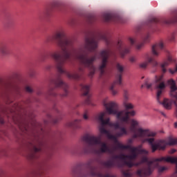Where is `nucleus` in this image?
Here are the masks:
<instances>
[{"label": "nucleus", "instance_id": "f257e3e1", "mask_svg": "<svg viewBox=\"0 0 177 177\" xmlns=\"http://www.w3.org/2000/svg\"><path fill=\"white\" fill-rule=\"evenodd\" d=\"M104 41L106 44L107 48L102 50L100 53V56L102 59L101 66L99 67L100 71V78H102L106 72L104 68L109 63V58L110 56L116 57L118 53L120 55V57H124L125 55L131 50V47L127 46L121 40L117 43L107 38L106 35L100 32H95L89 31L86 35L85 44L83 48H76L74 47V40L71 37H67L66 32L63 30H58L56 33L47 37L46 42H52L56 41V44L61 50H57L51 53V57L55 62V66L58 74L55 79L50 82L48 91L47 95L48 96H57L55 89L56 88H62L64 93L61 95L62 97H65L68 95V85L62 80V74H65L69 80H75V81H80L82 74H84V69L82 67H79L78 72H75L73 74L63 69V66L66 63L73 62L74 59L79 60L80 64L88 68L90 71L88 73L89 78H93L96 73V68L93 63L97 59V53L89 56V53L95 52L97 49V44L99 41Z\"/></svg>", "mask_w": 177, "mask_h": 177}, {"label": "nucleus", "instance_id": "f03ea898", "mask_svg": "<svg viewBox=\"0 0 177 177\" xmlns=\"http://www.w3.org/2000/svg\"><path fill=\"white\" fill-rule=\"evenodd\" d=\"M104 115H106V113L102 112L97 115V120L101 123V127H100V136H85L83 137V142H85L88 147H86L83 149V153L88 154L89 153H92L94 150L95 146H100L99 149L95 150L96 154H102L104 153H109V154H114V151H115V148L110 149L106 142H102V135H106V138L107 134L104 133H102L100 129L104 128L105 131H107L104 127L108 125V127H111V128H114V129H119L118 131L115 133V138H122V136H125L128 135V129L127 127L124 126H120L118 122H110V118H107L104 120Z\"/></svg>", "mask_w": 177, "mask_h": 177}, {"label": "nucleus", "instance_id": "7ed1b4c3", "mask_svg": "<svg viewBox=\"0 0 177 177\" xmlns=\"http://www.w3.org/2000/svg\"><path fill=\"white\" fill-rule=\"evenodd\" d=\"M109 99L105 98L103 100V104L105 107L106 114L109 115H116L117 120L120 122H124L128 124L129 121V117H134L136 115V112L133 110L135 106L131 102L126 101L124 102L123 106L127 111H118V104L115 102H108ZM132 110V111H128Z\"/></svg>", "mask_w": 177, "mask_h": 177}, {"label": "nucleus", "instance_id": "20e7f679", "mask_svg": "<svg viewBox=\"0 0 177 177\" xmlns=\"http://www.w3.org/2000/svg\"><path fill=\"white\" fill-rule=\"evenodd\" d=\"M161 161H166V162L176 164L175 176H177V158H172L171 156H168L167 158L162 157L153 158L151 161H149L147 157L142 158L141 160V164H143V162H146L147 167L137 170L136 175L139 177L150 176V175L153 174L154 168H157V167H158V162Z\"/></svg>", "mask_w": 177, "mask_h": 177}, {"label": "nucleus", "instance_id": "39448f33", "mask_svg": "<svg viewBox=\"0 0 177 177\" xmlns=\"http://www.w3.org/2000/svg\"><path fill=\"white\" fill-rule=\"evenodd\" d=\"M93 159H89L86 163L83 164V167L86 168L84 169L77 167L73 169L72 175L74 177H115L114 175L110 174H103L97 171V167L93 166Z\"/></svg>", "mask_w": 177, "mask_h": 177}, {"label": "nucleus", "instance_id": "423d86ee", "mask_svg": "<svg viewBox=\"0 0 177 177\" xmlns=\"http://www.w3.org/2000/svg\"><path fill=\"white\" fill-rule=\"evenodd\" d=\"M101 133H105L108 137V139L110 140H113L114 143H115L118 149H121L122 150H131V154L129 155L130 157V160H136L138 158V153L140 150H143L142 149L143 147V145H139L138 147H131V145H124L118 142L117 137L114 135L111 134L110 131L105 130L104 127L100 129Z\"/></svg>", "mask_w": 177, "mask_h": 177}, {"label": "nucleus", "instance_id": "0eeeda50", "mask_svg": "<svg viewBox=\"0 0 177 177\" xmlns=\"http://www.w3.org/2000/svg\"><path fill=\"white\" fill-rule=\"evenodd\" d=\"M139 125V122L134 119L131 120L130 131L133 133L130 138L127 140L128 145H132L133 143V139H143V138H154L156 133L150 131L149 129H143L142 128H138L136 133V127Z\"/></svg>", "mask_w": 177, "mask_h": 177}, {"label": "nucleus", "instance_id": "6e6552de", "mask_svg": "<svg viewBox=\"0 0 177 177\" xmlns=\"http://www.w3.org/2000/svg\"><path fill=\"white\" fill-rule=\"evenodd\" d=\"M116 71L117 74L115 76V80L110 86V91L113 96L118 93V91H117V85L122 84V75L124 74V71H125V67H124V66L121 65L120 63H117Z\"/></svg>", "mask_w": 177, "mask_h": 177}, {"label": "nucleus", "instance_id": "1a4fd4ad", "mask_svg": "<svg viewBox=\"0 0 177 177\" xmlns=\"http://www.w3.org/2000/svg\"><path fill=\"white\" fill-rule=\"evenodd\" d=\"M32 153L29 155L30 160L38 158L37 153H44L45 150L49 149V144L45 140H38L36 145H32Z\"/></svg>", "mask_w": 177, "mask_h": 177}, {"label": "nucleus", "instance_id": "9d476101", "mask_svg": "<svg viewBox=\"0 0 177 177\" xmlns=\"http://www.w3.org/2000/svg\"><path fill=\"white\" fill-rule=\"evenodd\" d=\"M154 138H145L141 139L142 143H146L148 142L149 145L151 146L152 153H155L157 150H164L167 147V142L164 140H158L154 143Z\"/></svg>", "mask_w": 177, "mask_h": 177}, {"label": "nucleus", "instance_id": "9b49d317", "mask_svg": "<svg viewBox=\"0 0 177 177\" xmlns=\"http://www.w3.org/2000/svg\"><path fill=\"white\" fill-rule=\"evenodd\" d=\"M164 50V44L159 42L153 44L151 47V55L153 57H158L161 53V50Z\"/></svg>", "mask_w": 177, "mask_h": 177}, {"label": "nucleus", "instance_id": "f8f14e48", "mask_svg": "<svg viewBox=\"0 0 177 177\" xmlns=\"http://www.w3.org/2000/svg\"><path fill=\"white\" fill-rule=\"evenodd\" d=\"M80 87L83 92V95L86 96V98L84 101L85 104H92V102L91 101V95L89 94V89L91 86L81 84Z\"/></svg>", "mask_w": 177, "mask_h": 177}, {"label": "nucleus", "instance_id": "ddd939ff", "mask_svg": "<svg viewBox=\"0 0 177 177\" xmlns=\"http://www.w3.org/2000/svg\"><path fill=\"white\" fill-rule=\"evenodd\" d=\"M147 62H142L140 64V68H146L147 67V65L149 63L152 64V66H158V63L157 61H156V59H154V57H149V55L147 56Z\"/></svg>", "mask_w": 177, "mask_h": 177}, {"label": "nucleus", "instance_id": "4468645a", "mask_svg": "<svg viewBox=\"0 0 177 177\" xmlns=\"http://www.w3.org/2000/svg\"><path fill=\"white\" fill-rule=\"evenodd\" d=\"M104 21H118L120 17L111 13H104L102 15Z\"/></svg>", "mask_w": 177, "mask_h": 177}, {"label": "nucleus", "instance_id": "2eb2a0df", "mask_svg": "<svg viewBox=\"0 0 177 177\" xmlns=\"http://www.w3.org/2000/svg\"><path fill=\"white\" fill-rule=\"evenodd\" d=\"M111 155L112 156V161H114V160H122L125 162L127 160H131V158H133V156H129V155H125L124 153H121L120 155H114V152Z\"/></svg>", "mask_w": 177, "mask_h": 177}, {"label": "nucleus", "instance_id": "dca6fc26", "mask_svg": "<svg viewBox=\"0 0 177 177\" xmlns=\"http://www.w3.org/2000/svg\"><path fill=\"white\" fill-rule=\"evenodd\" d=\"M150 41V35L147 34L143 38H142V42L138 43L136 45V49H142L143 46H145V44H147Z\"/></svg>", "mask_w": 177, "mask_h": 177}, {"label": "nucleus", "instance_id": "f3484780", "mask_svg": "<svg viewBox=\"0 0 177 177\" xmlns=\"http://www.w3.org/2000/svg\"><path fill=\"white\" fill-rule=\"evenodd\" d=\"M81 120L77 119L75 120L74 122H71L67 124V126L69 127L70 128H73V129H80L81 128Z\"/></svg>", "mask_w": 177, "mask_h": 177}, {"label": "nucleus", "instance_id": "a211bd4d", "mask_svg": "<svg viewBox=\"0 0 177 177\" xmlns=\"http://www.w3.org/2000/svg\"><path fill=\"white\" fill-rule=\"evenodd\" d=\"M102 165H103L104 168H108L109 169H110V168H113V167H115V163L114 162L113 160H109L103 162L102 163Z\"/></svg>", "mask_w": 177, "mask_h": 177}, {"label": "nucleus", "instance_id": "6ab92c4d", "mask_svg": "<svg viewBox=\"0 0 177 177\" xmlns=\"http://www.w3.org/2000/svg\"><path fill=\"white\" fill-rule=\"evenodd\" d=\"M0 53L2 56H6L9 55V47L6 45L0 46Z\"/></svg>", "mask_w": 177, "mask_h": 177}, {"label": "nucleus", "instance_id": "aec40b11", "mask_svg": "<svg viewBox=\"0 0 177 177\" xmlns=\"http://www.w3.org/2000/svg\"><path fill=\"white\" fill-rule=\"evenodd\" d=\"M171 62H172V58L169 57L167 61L165 62L164 63H162L160 65L162 73H167V69L165 68V67H168V66H169V63H171Z\"/></svg>", "mask_w": 177, "mask_h": 177}, {"label": "nucleus", "instance_id": "412c9836", "mask_svg": "<svg viewBox=\"0 0 177 177\" xmlns=\"http://www.w3.org/2000/svg\"><path fill=\"white\" fill-rule=\"evenodd\" d=\"M134 160H129V161L128 160H125L124 161V165H127V167H129V168H132V167H138V165H140L141 162L139 163H133V161Z\"/></svg>", "mask_w": 177, "mask_h": 177}, {"label": "nucleus", "instance_id": "4be33fe9", "mask_svg": "<svg viewBox=\"0 0 177 177\" xmlns=\"http://www.w3.org/2000/svg\"><path fill=\"white\" fill-rule=\"evenodd\" d=\"M122 174L123 175V176L124 177H132L133 176V174L129 172V171H122Z\"/></svg>", "mask_w": 177, "mask_h": 177}, {"label": "nucleus", "instance_id": "5701e85b", "mask_svg": "<svg viewBox=\"0 0 177 177\" xmlns=\"http://www.w3.org/2000/svg\"><path fill=\"white\" fill-rule=\"evenodd\" d=\"M169 145H170V146H174L175 145H177V138H169Z\"/></svg>", "mask_w": 177, "mask_h": 177}, {"label": "nucleus", "instance_id": "b1692460", "mask_svg": "<svg viewBox=\"0 0 177 177\" xmlns=\"http://www.w3.org/2000/svg\"><path fill=\"white\" fill-rule=\"evenodd\" d=\"M71 154H82V153L80 151V149L78 148L73 149L71 151Z\"/></svg>", "mask_w": 177, "mask_h": 177}, {"label": "nucleus", "instance_id": "393cba45", "mask_svg": "<svg viewBox=\"0 0 177 177\" xmlns=\"http://www.w3.org/2000/svg\"><path fill=\"white\" fill-rule=\"evenodd\" d=\"M138 154H144V156H147L149 154V151L146 149H140Z\"/></svg>", "mask_w": 177, "mask_h": 177}, {"label": "nucleus", "instance_id": "a878e982", "mask_svg": "<svg viewBox=\"0 0 177 177\" xmlns=\"http://www.w3.org/2000/svg\"><path fill=\"white\" fill-rule=\"evenodd\" d=\"M25 91L28 93H32V92H34V90H32V88L30 86H26L25 87Z\"/></svg>", "mask_w": 177, "mask_h": 177}, {"label": "nucleus", "instance_id": "bb28decb", "mask_svg": "<svg viewBox=\"0 0 177 177\" xmlns=\"http://www.w3.org/2000/svg\"><path fill=\"white\" fill-rule=\"evenodd\" d=\"M6 102L7 104H10V103H12V100L10 98V95H6Z\"/></svg>", "mask_w": 177, "mask_h": 177}, {"label": "nucleus", "instance_id": "cd10ccee", "mask_svg": "<svg viewBox=\"0 0 177 177\" xmlns=\"http://www.w3.org/2000/svg\"><path fill=\"white\" fill-rule=\"evenodd\" d=\"M168 169V167H158V172H164L165 171H167Z\"/></svg>", "mask_w": 177, "mask_h": 177}, {"label": "nucleus", "instance_id": "c85d7f7f", "mask_svg": "<svg viewBox=\"0 0 177 177\" xmlns=\"http://www.w3.org/2000/svg\"><path fill=\"white\" fill-rule=\"evenodd\" d=\"M145 86H147V89H151V87L153 86V84L145 82Z\"/></svg>", "mask_w": 177, "mask_h": 177}, {"label": "nucleus", "instance_id": "c756f323", "mask_svg": "<svg viewBox=\"0 0 177 177\" xmlns=\"http://www.w3.org/2000/svg\"><path fill=\"white\" fill-rule=\"evenodd\" d=\"M129 42H130V44H131V45L132 46V45H135V44H136V39H133V38H129Z\"/></svg>", "mask_w": 177, "mask_h": 177}, {"label": "nucleus", "instance_id": "7c9ffc66", "mask_svg": "<svg viewBox=\"0 0 177 177\" xmlns=\"http://www.w3.org/2000/svg\"><path fill=\"white\" fill-rule=\"evenodd\" d=\"M124 96L125 101L128 100V96H129L128 91L124 90Z\"/></svg>", "mask_w": 177, "mask_h": 177}, {"label": "nucleus", "instance_id": "2f4dec72", "mask_svg": "<svg viewBox=\"0 0 177 177\" xmlns=\"http://www.w3.org/2000/svg\"><path fill=\"white\" fill-rule=\"evenodd\" d=\"M169 71L171 74H175V73L177 72V64L176 65V68H174V70L169 69Z\"/></svg>", "mask_w": 177, "mask_h": 177}, {"label": "nucleus", "instance_id": "473e14b6", "mask_svg": "<svg viewBox=\"0 0 177 177\" xmlns=\"http://www.w3.org/2000/svg\"><path fill=\"white\" fill-rule=\"evenodd\" d=\"M60 120H62V118H57L53 120V124H57Z\"/></svg>", "mask_w": 177, "mask_h": 177}, {"label": "nucleus", "instance_id": "72a5a7b5", "mask_svg": "<svg viewBox=\"0 0 177 177\" xmlns=\"http://www.w3.org/2000/svg\"><path fill=\"white\" fill-rule=\"evenodd\" d=\"M129 61L131 62V63H135V62H136V58L135 57H131L129 58Z\"/></svg>", "mask_w": 177, "mask_h": 177}, {"label": "nucleus", "instance_id": "f704fd0d", "mask_svg": "<svg viewBox=\"0 0 177 177\" xmlns=\"http://www.w3.org/2000/svg\"><path fill=\"white\" fill-rule=\"evenodd\" d=\"M84 120H88V113L85 112L83 115Z\"/></svg>", "mask_w": 177, "mask_h": 177}, {"label": "nucleus", "instance_id": "c9c22d12", "mask_svg": "<svg viewBox=\"0 0 177 177\" xmlns=\"http://www.w3.org/2000/svg\"><path fill=\"white\" fill-rule=\"evenodd\" d=\"M169 154H174V153H176V149H172L169 151Z\"/></svg>", "mask_w": 177, "mask_h": 177}, {"label": "nucleus", "instance_id": "e433bc0d", "mask_svg": "<svg viewBox=\"0 0 177 177\" xmlns=\"http://www.w3.org/2000/svg\"><path fill=\"white\" fill-rule=\"evenodd\" d=\"M16 94L17 95H20V93H21V90H20V88H16Z\"/></svg>", "mask_w": 177, "mask_h": 177}, {"label": "nucleus", "instance_id": "4c0bfd02", "mask_svg": "<svg viewBox=\"0 0 177 177\" xmlns=\"http://www.w3.org/2000/svg\"><path fill=\"white\" fill-rule=\"evenodd\" d=\"M175 40V35H172L169 38V41H174Z\"/></svg>", "mask_w": 177, "mask_h": 177}, {"label": "nucleus", "instance_id": "58836bf2", "mask_svg": "<svg viewBox=\"0 0 177 177\" xmlns=\"http://www.w3.org/2000/svg\"><path fill=\"white\" fill-rule=\"evenodd\" d=\"M45 59H46V56H44V55H41V62H44V60H45Z\"/></svg>", "mask_w": 177, "mask_h": 177}, {"label": "nucleus", "instance_id": "ea45409f", "mask_svg": "<svg viewBox=\"0 0 177 177\" xmlns=\"http://www.w3.org/2000/svg\"><path fill=\"white\" fill-rule=\"evenodd\" d=\"M29 75L30 77H34V72L29 73Z\"/></svg>", "mask_w": 177, "mask_h": 177}, {"label": "nucleus", "instance_id": "a19ab883", "mask_svg": "<svg viewBox=\"0 0 177 177\" xmlns=\"http://www.w3.org/2000/svg\"><path fill=\"white\" fill-rule=\"evenodd\" d=\"M44 129L42 128H40V133H44Z\"/></svg>", "mask_w": 177, "mask_h": 177}, {"label": "nucleus", "instance_id": "79ce46f5", "mask_svg": "<svg viewBox=\"0 0 177 177\" xmlns=\"http://www.w3.org/2000/svg\"><path fill=\"white\" fill-rule=\"evenodd\" d=\"M174 128H177V122L174 123Z\"/></svg>", "mask_w": 177, "mask_h": 177}, {"label": "nucleus", "instance_id": "37998d69", "mask_svg": "<svg viewBox=\"0 0 177 177\" xmlns=\"http://www.w3.org/2000/svg\"><path fill=\"white\" fill-rule=\"evenodd\" d=\"M89 23H92V18L89 19Z\"/></svg>", "mask_w": 177, "mask_h": 177}, {"label": "nucleus", "instance_id": "c03bdc74", "mask_svg": "<svg viewBox=\"0 0 177 177\" xmlns=\"http://www.w3.org/2000/svg\"><path fill=\"white\" fill-rule=\"evenodd\" d=\"M162 115L165 117V113L162 112Z\"/></svg>", "mask_w": 177, "mask_h": 177}, {"label": "nucleus", "instance_id": "a18cd8bd", "mask_svg": "<svg viewBox=\"0 0 177 177\" xmlns=\"http://www.w3.org/2000/svg\"><path fill=\"white\" fill-rule=\"evenodd\" d=\"M1 124H3V120H1Z\"/></svg>", "mask_w": 177, "mask_h": 177}, {"label": "nucleus", "instance_id": "49530a36", "mask_svg": "<svg viewBox=\"0 0 177 177\" xmlns=\"http://www.w3.org/2000/svg\"><path fill=\"white\" fill-rule=\"evenodd\" d=\"M143 86H144V85H142V86H141V88H143Z\"/></svg>", "mask_w": 177, "mask_h": 177}]
</instances>
